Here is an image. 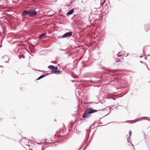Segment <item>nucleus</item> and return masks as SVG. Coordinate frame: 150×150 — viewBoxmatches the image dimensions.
I'll use <instances>...</instances> for the list:
<instances>
[{"label": "nucleus", "mask_w": 150, "mask_h": 150, "mask_svg": "<svg viewBox=\"0 0 150 150\" xmlns=\"http://www.w3.org/2000/svg\"><path fill=\"white\" fill-rule=\"evenodd\" d=\"M98 110L93 109L91 108L88 109L83 114L82 117L84 118H87L89 116V114L96 112Z\"/></svg>", "instance_id": "obj_1"}, {"label": "nucleus", "mask_w": 150, "mask_h": 150, "mask_svg": "<svg viewBox=\"0 0 150 150\" xmlns=\"http://www.w3.org/2000/svg\"><path fill=\"white\" fill-rule=\"evenodd\" d=\"M72 34V33L71 32H67L64 34L62 36H59L58 37V38L60 39L61 38H64L67 37H69Z\"/></svg>", "instance_id": "obj_2"}, {"label": "nucleus", "mask_w": 150, "mask_h": 150, "mask_svg": "<svg viewBox=\"0 0 150 150\" xmlns=\"http://www.w3.org/2000/svg\"><path fill=\"white\" fill-rule=\"evenodd\" d=\"M37 12L35 10H30L29 11V16L30 17H33L36 16Z\"/></svg>", "instance_id": "obj_3"}, {"label": "nucleus", "mask_w": 150, "mask_h": 150, "mask_svg": "<svg viewBox=\"0 0 150 150\" xmlns=\"http://www.w3.org/2000/svg\"><path fill=\"white\" fill-rule=\"evenodd\" d=\"M48 68L52 70V71L54 73L56 70H57V68L53 65H50L48 67Z\"/></svg>", "instance_id": "obj_4"}, {"label": "nucleus", "mask_w": 150, "mask_h": 150, "mask_svg": "<svg viewBox=\"0 0 150 150\" xmlns=\"http://www.w3.org/2000/svg\"><path fill=\"white\" fill-rule=\"evenodd\" d=\"M27 15H29V11H27V10L24 11L23 12L22 15L23 18H26L25 16Z\"/></svg>", "instance_id": "obj_5"}, {"label": "nucleus", "mask_w": 150, "mask_h": 150, "mask_svg": "<svg viewBox=\"0 0 150 150\" xmlns=\"http://www.w3.org/2000/svg\"><path fill=\"white\" fill-rule=\"evenodd\" d=\"M74 11V10L73 9H71L67 13V16H68L70 15H71L73 13Z\"/></svg>", "instance_id": "obj_6"}, {"label": "nucleus", "mask_w": 150, "mask_h": 150, "mask_svg": "<svg viewBox=\"0 0 150 150\" xmlns=\"http://www.w3.org/2000/svg\"><path fill=\"white\" fill-rule=\"evenodd\" d=\"M46 35V34L45 33H43L41 34L40 36V39H41L42 37L45 36Z\"/></svg>", "instance_id": "obj_7"}, {"label": "nucleus", "mask_w": 150, "mask_h": 150, "mask_svg": "<svg viewBox=\"0 0 150 150\" xmlns=\"http://www.w3.org/2000/svg\"><path fill=\"white\" fill-rule=\"evenodd\" d=\"M45 76L44 75H42L40 76L38 79H37V80H39L42 78L45 77Z\"/></svg>", "instance_id": "obj_8"}, {"label": "nucleus", "mask_w": 150, "mask_h": 150, "mask_svg": "<svg viewBox=\"0 0 150 150\" xmlns=\"http://www.w3.org/2000/svg\"><path fill=\"white\" fill-rule=\"evenodd\" d=\"M54 73L56 74H59L61 73V72L57 70L56 71H55V72Z\"/></svg>", "instance_id": "obj_9"}, {"label": "nucleus", "mask_w": 150, "mask_h": 150, "mask_svg": "<svg viewBox=\"0 0 150 150\" xmlns=\"http://www.w3.org/2000/svg\"><path fill=\"white\" fill-rule=\"evenodd\" d=\"M120 61V60L116 58L115 59V61L116 62H118Z\"/></svg>", "instance_id": "obj_10"}, {"label": "nucleus", "mask_w": 150, "mask_h": 150, "mask_svg": "<svg viewBox=\"0 0 150 150\" xmlns=\"http://www.w3.org/2000/svg\"><path fill=\"white\" fill-rule=\"evenodd\" d=\"M103 2L101 4V5H104L105 4V0H103Z\"/></svg>", "instance_id": "obj_11"}, {"label": "nucleus", "mask_w": 150, "mask_h": 150, "mask_svg": "<svg viewBox=\"0 0 150 150\" xmlns=\"http://www.w3.org/2000/svg\"><path fill=\"white\" fill-rule=\"evenodd\" d=\"M131 133H132V132L131 131H129V137H130L131 136ZM130 137H129V138Z\"/></svg>", "instance_id": "obj_12"}, {"label": "nucleus", "mask_w": 150, "mask_h": 150, "mask_svg": "<svg viewBox=\"0 0 150 150\" xmlns=\"http://www.w3.org/2000/svg\"><path fill=\"white\" fill-rule=\"evenodd\" d=\"M120 52H119V53H118V54H117V55L119 57H122V55H120V54H119L120 53Z\"/></svg>", "instance_id": "obj_13"}, {"label": "nucleus", "mask_w": 150, "mask_h": 150, "mask_svg": "<svg viewBox=\"0 0 150 150\" xmlns=\"http://www.w3.org/2000/svg\"><path fill=\"white\" fill-rule=\"evenodd\" d=\"M147 68L150 71V69H149L148 67H147Z\"/></svg>", "instance_id": "obj_14"}, {"label": "nucleus", "mask_w": 150, "mask_h": 150, "mask_svg": "<svg viewBox=\"0 0 150 150\" xmlns=\"http://www.w3.org/2000/svg\"><path fill=\"white\" fill-rule=\"evenodd\" d=\"M128 55H127L126 56V57Z\"/></svg>", "instance_id": "obj_15"}, {"label": "nucleus", "mask_w": 150, "mask_h": 150, "mask_svg": "<svg viewBox=\"0 0 150 150\" xmlns=\"http://www.w3.org/2000/svg\"><path fill=\"white\" fill-rule=\"evenodd\" d=\"M19 58L20 59L21 58V57H19Z\"/></svg>", "instance_id": "obj_16"}, {"label": "nucleus", "mask_w": 150, "mask_h": 150, "mask_svg": "<svg viewBox=\"0 0 150 150\" xmlns=\"http://www.w3.org/2000/svg\"><path fill=\"white\" fill-rule=\"evenodd\" d=\"M38 144H41V143H38Z\"/></svg>", "instance_id": "obj_17"}]
</instances>
